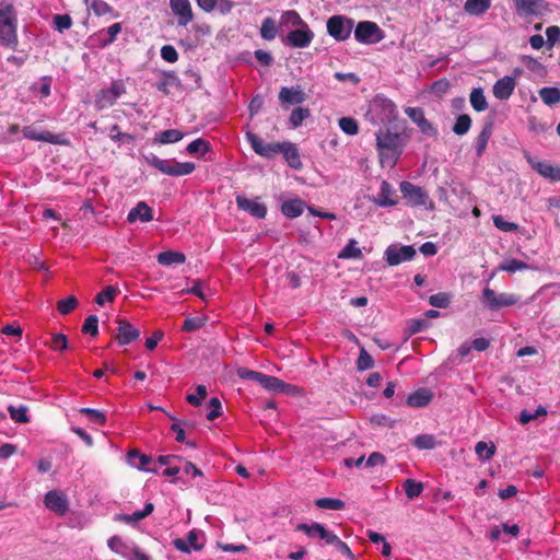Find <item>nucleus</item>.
Returning <instances> with one entry per match:
<instances>
[{
	"label": "nucleus",
	"instance_id": "obj_31",
	"mask_svg": "<svg viewBox=\"0 0 560 560\" xmlns=\"http://www.w3.org/2000/svg\"><path fill=\"white\" fill-rule=\"evenodd\" d=\"M305 202L300 198L285 200L281 206V211L287 218H298L303 213Z\"/></svg>",
	"mask_w": 560,
	"mask_h": 560
},
{
	"label": "nucleus",
	"instance_id": "obj_32",
	"mask_svg": "<svg viewBox=\"0 0 560 560\" xmlns=\"http://www.w3.org/2000/svg\"><path fill=\"white\" fill-rule=\"evenodd\" d=\"M432 397L433 395L431 390L420 388L408 396L407 404L410 407L421 408L427 406L431 401Z\"/></svg>",
	"mask_w": 560,
	"mask_h": 560
},
{
	"label": "nucleus",
	"instance_id": "obj_48",
	"mask_svg": "<svg viewBox=\"0 0 560 560\" xmlns=\"http://www.w3.org/2000/svg\"><path fill=\"white\" fill-rule=\"evenodd\" d=\"M470 126V117L466 114L459 115L453 126V132L456 133L457 136H463L469 131Z\"/></svg>",
	"mask_w": 560,
	"mask_h": 560
},
{
	"label": "nucleus",
	"instance_id": "obj_61",
	"mask_svg": "<svg viewBox=\"0 0 560 560\" xmlns=\"http://www.w3.org/2000/svg\"><path fill=\"white\" fill-rule=\"evenodd\" d=\"M90 8L93 12L101 16L112 12V7L104 0H91Z\"/></svg>",
	"mask_w": 560,
	"mask_h": 560
},
{
	"label": "nucleus",
	"instance_id": "obj_15",
	"mask_svg": "<svg viewBox=\"0 0 560 560\" xmlns=\"http://www.w3.org/2000/svg\"><path fill=\"white\" fill-rule=\"evenodd\" d=\"M170 8L177 18L179 26H186L194 20V12L189 0H170Z\"/></svg>",
	"mask_w": 560,
	"mask_h": 560
},
{
	"label": "nucleus",
	"instance_id": "obj_17",
	"mask_svg": "<svg viewBox=\"0 0 560 560\" xmlns=\"http://www.w3.org/2000/svg\"><path fill=\"white\" fill-rule=\"evenodd\" d=\"M117 324H118V328H117L116 339L119 345L126 346L139 338V336H140L139 329L135 328L126 319L119 318L117 320Z\"/></svg>",
	"mask_w": 560,
	"mask_h": 560
},
{
	"label": "nucleus",
	"instance_id": "obj_2",
	"mask_svg": "<svg viewBox=\"0 0 560 560\" xmlns=\"http://www.w3.org/2000/svg\"><path fill=\"white\" fill-rule=\"evenodd\" d=\"M18 19L12 4H0V44L14 47L18 44Z\"/></svg>",
	"mask_w": 560,
	"mask_h": 560
},
{
	"label": "nucleus",
	"instance_id": "obj_25",
	"mask_svg": "<svg viewBox=\"0 0 560 560\" xmlns=\"http://www.w3.org/2000/svg\"><path fill=\"white\" fill-rule=\"evenodd\" d=\"M23 137L34 141H43L48 143H60V137L49 131L38 130L34 126H26L23 128Z\"/></svg>",
	"mask_w": 560,
	"mask_h": 560
},
{
	"label": "nucleus",
	"instance_id": "obj_49",
	"mask_svg": "<svg viewBox=\"0 0 560 560\" xmlns=\"http://www.w3.org/2000/svg\"><path fill=\"white\" fill-rule=\"evenodd\" d=\"M475 452L477 456L482 460L490 459L495 453V446L493 444H488L483 441H480L475 446Z\"/></svg>",
	"mask_w": 560,
	"mask_h": 560
},
{
	"label": "nucleus",
	"instance_id": "obj_1",
	"mask_svg": "<svg viewBox=\"0 0 560 560\" xmlns=\"http://www.w3.org/2000/svg\"><path fill=\"white\" fill-rule=\"evenodd\" d=\"M400 138L396 132L389 130H380L376 133V144L380 151L382 165L394 166L400 155L399 149Z\"/></svg>",
	"mask_w": 560,
	"mask_h": 560
},
{
	"label": "nucleus",
	"instance_id": "obj_23",
	"mask_svg": "<svg viewBox=\"0 0 560 560\" xmlns=\"http://www.w3.org/2000/svg\"><path fill=\"white\" fill-rule=\"evenodd\" d=\"M152 458L145 454L140 453L138 450H131L127 454V463L139 470L156 471V467L150 466Z\"/></svg>",
	"mask_w": 560,
	"mask_h": 560
},
{
	"label": "nucleus",
	"instance_id": "obj_14",
	"mask_svg": "<svg viewBox=\"0 0 560 560\" xmlns=\"http://www.w3.org/2000/svg\"><path fill=\"white\" fill-rule=\"evenodd\" d=\"M45 506L58 515H65L69 510L67 495L59 490L48 491L44 500Z\"/></svg>",
	"mask_w": 560,
	"mask_h": 560
},
{
	"label": "nucleus",
	"instance_id": "obj_16",
	"mask_svg": "<svg viewBox=\"0 0 560 560\" xmlns=\"http://www.w3.org/2000/svg\"><path fill=\"white\" fill-rule=\"evenodd\" d=\"M247 140L249 141L253 150L264 158H272L275 154L280 153V142L268 143L256 135L249 132L247 133Z\"/></svg>",
	"mask_w": 560,
	"mask_h": 560
},
{
	"label": "nucleus",
	"instance_id": "obj_54",
	"mask_svg": "<svg viewBox=\"0 0 560 560\" xmlns=\"http://www.w3.org/2000/svg\"><path fill=\"white\" fill-rule=\"evenodd\" d=\"M310 116V110L307 108L298 107L292 110L290 116V122L291 125L296 128L299 127L304 119H306Z\"/></svg>",
	"mask_w": 560,
	"mask_h": 560
},
{
	"label": "nucleus",
	"instance_id": "obj_20",
	"mask_svg": "<svg viewBox=\"0 0 560 560\" xmlns=\"http://www.w3.org/2000/svg\"><path fill=\"white\" fill-rule=\"evenodd\" d=\"M200 536H202L200 530L192 529L188 533L186 540L177 538L173 544L177 550L185 553H189L191 550H201L203 544L198 542Z\"/></svg>",
	"mask_w": 560,
	"mask_h": 560
},
{
	"label": "nucleus",
	"instance_id": "obj_42",
	"mask_svg": "<svg viewBox=\"0 0 560 560\" xmlns=\"http://www.w3.org/2000/svg\"><path fill=\"white\" fill-rule=\"evenodd\" d=\"M184 133L177 129H167L158 135V141L162 144L176 143L182 140Z\"/></svg>",
	"mask_w": 560,
	"mask_h": 560
},
{
	"label": "nucleus",
	"instance_id": "obj_8",
	"mask_svg": "<svg viewBox=\"0 0 560 560\" xmlns=\"http://www.w3.org/2000/svg\"><path fill=\"white\" fill-rule=\"evenodd\" d=\"M125 92L122 82L114 81L108 89H103L96 94L95 107L102 110L113 106Z\"/></svg>",
	"mask_w": 560,
	"mask_h": 560
},
{
	"label": "nucleus",
	"instance_id": "obj_18",
	"mask_svg": "<svg viewBox=\"0 0 560 560\" xmlns=\"http://www.w3.org/2000/svg\"><path fill=\"white\" fill-rule=\"evenodd\" d=\"M236 205L241 210L248 212L249 214L257 219H264L267 214L266 206L264 203L258 202L255 199H248L243 196H237Z\"/></svg>",
	"mask_w": 560,
	"mask_h": 560
},
{
	"label": "nucleus",
	"instance_id": "obj_36",
	"mask_svg": "<svg viewBox=\"0 0 560 560\" xmlns=\"http://www.w3.org/2000/svg\"><path fill=\"white\" fill-rule=\"evenodd\" d=\"M491 135H492V124L485 125V127L482 128V130L480 131V133L478 135L477 140H476L475 149H476V154L478 156H481L483 154V152L486 151V148L488 145Z\"/></svg>",
	"mask_w": 560,
	"mask_h": 560
},
{
	"label": "nucleus",
	"instance_id": "obj_26",
	"mask_svg": "<svg viewBox=\"0 0 560 560\" xmlns=\"http://www.w3.org/2000/svg\"><path fill=\"white\" fill-rule=\"evenodd\" d=\"M279 100L281 104H301L306 100V96L300 86H284L280 90Z\"/></svg>",
	"mask_w": 560,
	"mask_h": 560
},
{
	"label": "nucleus",
	"instance_id": "obj_45",
	"mask_svg": "<svg viewBox=\"0 0 560 560\" xmlns=\"http://www.w3.org/2000/svg\"><path fill=\"white\" fill-rule=\"evenodd\" d=\"M315 505L324 510L339 511L345 508V502L339 499L320 498L315 501Z\"/></svg>",
	"mask_w": 560,
	"mask_h": 560
},
{
	"label": "nucleus",
	"instance_id": "obj_19",
	"mask_svg": "<svg viewBox=\"0 0 560 560\" xmlns=\"http://www.w3.org/2000/svg\"><path fill=\"white\" fill-rule=\"evenodd\" d=\"M373 202L380 207H392L398 203L394 187L386 180L381 183L380 192L373 198Z\"/></svg>",
	"mask_w": 560,
	"mask_h": 560
},
{
	"label": "nucleus",
	"instance_id": "obj_27",
	"mask_svg": "<svg viewBox=\"0 0 560 560\" xmlns=\"http://www.w3.org/2000/svg\"><path fill=\"white\" fill-rule=\"evenodd\" d=\"M196 2L205 12H212L218 9L222 14L230 13L234 7L231 0H196Z\"/></svg>",
	"mask_w": 560,
	"mask_h": 560
},
{
	"label": "nucleus",
	"instance_id": "obj_60",
	"mask_svg": "<svg viewBox=\"0 0 560 560\" xmlns=\"http://www.w3.org/2000/svg\"><path fill=\"white\" fill-rule=\"evenodd\" d=\"M451 302L450 295L446 293H436L429 298L430 305L434 307L444 308L447 307Z\"/></svg>",
	"mask_w": 560,
	"mask_h": 560
},
{
	"label": "nucleus",
	"instance_id": "obj_29",
	"mask_svg": "<svg viewBox=\"0 0 560 560\" xmlns=\"http://www.w3.org/2000/svg\"><path fill=\"white\" fill-rule=\"evenodd\" d=\"M127 219L130 223L138 220L141 222H150L153 219L152 209L144 201H140L129 211Z\"/></svg>",
	"mask_w": 560,
	"mask_h": 560
},
{
	"label": "nucleus",
	"instance_id": "obj_41",
	"mask_svg": "<svg viewBox=\"0 0 560 560\" xmlns=\"http://www.w3.org/2000/svg\"><path fill=\"white\" fill-rule=\"evenodd\" d=\"M196 168L195 163L192 162H177L173 161L172 170L170 176H184L191 174Z\"/></svg>",
	"mask_w": 560,
	"mask_h": 560
},
{
	"label": "nucleus",
	"instance_id": "obj_59",
	"mask_svg": "<svg viewBox=\"0 0 560 560\" xmlns=\"http://www.w3.org/2000/svg\"><path fill=\"white\" fill-rule=\"evenodd\" d=\"M203 325V317H187L183 324V330L187 332H192L200 329Z\"/></svg>",
	"mask_w": 560,
	"mask_h": 560
},
{
	"label": "nucleus",
	"instance_id": "obj_10",
	"mask_svg": "<svg viewBox=\"0 0 560 560\" xmlns=\"http://www.w3.org/2000/svg\"><path fill=\"white\" fill-rule=\"evenodd\" d=\"M416 256V249L411 245H389L385 250V259L389 266H397L410 261Z\"/></svg>",
	"mask_w": 560,
	"mask_h": 560
},
{
	"label": "nucleus",
	"instance_id": "obj_3",
	"mask_svg": "<svg viewBox=\"0 0 560 560\" xmlns=\"http://www.w3.org/2000/svg\"><path fill=\"white\" fill-rule=\"evenodd\" d=\"M108 548L126 560H151L133 541L124 540L119 536H113L107 540Z\"/></svg>",
	"mask_w": 560,
	"mask_h": 560
},
{
	"label": "nucleus",
	"instance_id": "obj_52",
	"mask_svg": "<svg viewBox=\"0 0 560 560\" xmlns=\"http://www.w3.org/2000/svg\"><path fill=\"white\" fill-rule=\"evenodd\" d=\"M236 375L240 378L253 381V382L259 384L261 378H262V376H264V373H260V372H257V371H253V370H249L247 368H238L236 370Z\"/></svg>",
	"mask_w": 560,
	"mask_h": 560
},
{
	"label": "nucleus",
	"instance_id": "obj_5",
	"mask_svg": "<svg viewBox=\"0 0 560 560\" xmlns=\"http://www.w3.org/2000/svg\"><path fill=\"white\" fill-rule=\"evenodd\" d=\"M400 191L408 205L412 207H424L425 209L432 210L434 208L428 192L420 186H417L410 182L400 183Z\"/></svg>",
	"mask_w": 560,
	"mask_h": 560
},
{
	"label": "nucleus",
	"instance_id": "obj_53",
	"mask_svg": "<svg viewBox=\"0 0 560 560\" xmlns=\"http://www.w3.org/2000/svg\"><path fill=\"white\" fill-rule=\"evenodd\" d=\"M339 127L340 129L350 136L357 135L359 127L357 121L351 117H342L339 119Z\"/></svg>",
	"mask_w": 560,
	"mask_h": 560
},
{
	"label": "nucleus",
	"instance_id": "obj_50",
	"mask_svg": "<svg viewBox=\"0 0 560 560\" xmlns=\"http://www.w3.org/2000/svg\"><path fill=\"white\" fill-rule=\"evenodd\" d=\"M413 445L419 450H433L436 442L433 435L421 434L415 438Z\"/></svg>",
	"mask_w": 560,
	"mask_h": 560
},
{
	"label": "nucleus",
	"instance_id": "obj_64",
	"mask_svg": "<svg viewBox=\"0 0 560 560\" xmlns=\"http://www.w3.org/2000/svg\"><path fill=\"white\" fill-rule=\"evenodd\" d=\"M77 305V299L74 296H69L65 300H60L57 304V308L61 314H69Z\"/></svg>",
	"mask_w": 560,
	"mask_h": 560
},
{
	"label": "nucleus",
	"instance_id": "obj_22",
	"mask_svg": "<svg viewBox=\"0 0 560 560\" xmlns=\"http://www.w3.org/2000/svg\"><path fill=\"white\" fill-rule=\"evenodd\" d=\"M406 115L420 128L421 132L428 136H434L435 129L424 117L423 110L418 107H408L405 110Z\"/></svg>",
	"mask_w": 560,
	"mask_h": 560
},
{
	"label": "nucleus",
	"instance_id": "obj_6",
	"mask_svg": "<svg viewBox=\"0 0 560 560\" xmlns=\"http://www.w3.org/2000/svg\"><path fill=\"white\" fill-rule=\"evenodd\" d=\"M395 113L396 106L390 100L377 96L370 104L369 114L372 116L374 124H384L392 120Z\"/></svg>",
	"mask_w": 560,
	"mask_h": 560
},
{
	"label": "nucleus",
	"instance_id": "obj_44",
	"mask_svg": "<svg viewBox=\"0 0 560 560\" xmlns=\"http://www.w3.org/2000/svg\"><path fill=\"white\" fill-rule=\"evenodd\" d=\"M147 160L151 166L170 176L174 160H163L156 155H151Z\"/></svg>",
	"mask_w": 560,
	"mask_h": 560
},
{
	"label": "nucleus",
	"instance_id": "obj_47",
	"mask_svg": "<svg viewBox=\"0 0 560 560\" xmlns=\"http://www.w3.org/2000/svg\"><path fill=\"white\" fill-rule=\"evenodd\" d=\"M8 411L10 413V417L13 421H15L16 423H27L28 422V417H27V407L26 406H19V407H15V406H9L8 407Z\"/></svg>",
	"mask_w": 560,
	"mask_h": 560
},
{
	"label": "nucleus",
	"instance_id": "obj_57",
	"mask_svg": "<svg viewBox=\"0 0 560 560\" xmlns=\"http://www.w3.org/2000/svg\"><path fill=\"white\" fill-rule=\"evenodd\" d=\"M82 331L84 334H89L91 336H96L98 332V318L96 315H90L86 317L83 326Z\"/></svg>",
	"mask_w": 560,
	"mask_h": 560
},
{
	"label": "nucleus",
	"instance_id": "obj_62",
	"mask_svg": "<svg viewBox=\"0 0 560 560\" xmlns=\"http://www.w3.org/2000/svg\"><path fill=\"white\" fill-rule=\"evenodd\" d=\"M493 224L497 229L503 232H514L518 228L516 223L505 221L501 215L493 217Z\"/></svg>",
	"mask_w": 560,
	"mask_h": 560
},
{
	"label": "nucleus",
	"instance_id": "obj_40",
	"mask_svg": "<svg viewBox=\"0 0 560 560\" xmlns=\"http://www.w3.org/2000/svg\"><path fill=\"white\" fill-rule=\"evenodd\" d=\"M210 150V144L207 140L202 138H198L194 141H191L187 148L186 151L191 155H205Z\"/></svg>",
	"mask_w": 560,
	"mask_h": 560
},
{
	"label": "nucleus",
	"instance_id": "obj_7",
	"mask_svg": "<svg viewBox=\"0 0 560 560\" xmlns=\"http://www.w3.org/2000/svg\"><path fill=\"white\" fill-rule=\"evenodd\" d=\"M354 21L343 15H332L327 21V32L338 42L348 39L353 31Z\"/></svg>",
	"mask_w": 560,
	"mask_h": 560
},
{
	"label": "nucleus",
	"instance_id": "obj_55",
	"mask_svg": "<svg viewBox=\"0 0 560 560\" xmlns=\"http://www.w3.org/2000/svg\"><path fill=\"white\" fill-rule=\"evenodd\" d=\"M117 292V288L109 285L96 295L95 302L98 305H104L106 302H112Z\"/></svg>",
	"mask_w": 560,
	"mask_h": 560
},
{
	"label": "nucleus",
	"instance_id": "obj_33",
	"mask_svg": "<svg viewBox=\"0 0 560 560\" xmlns=\"http://www.w3.org/2000/svg\"><path fill=\"white\" fill-rule=\"evenodd\" d=\"M492 0H466L464 10L469 15H481L489 10Z\"/></svg>",
	"mask_w": 560,
	"mask_h": 560
},
{
	"label": "nucleus",
	"instance_id": "obj_21",
	"mask_svg": "<svg viewBox=\"0 0 560 560\" xmlns=\"http://www.w3.org/2000/svg\"><path fill=\"white\" fill-rule=\"evenodd\" d=\"M514 8L521 16L538 15L545 9L542 0H514Z\"/></svg>",
	"mask_w": 560,
	"mask_h": 560
},
{
	"label": "nucleus",
	"instance_id": "obj_43",
	"mask_svg": "<svg viewBox=\"0 0 560 560\" xmlns=\"http://www.w3.org/2000/svg\"><path fill=\"white\" fill-rule=\"evenodd\" d=\"M260 35L266 40H272L277 36L276 22L271 18H266L260 27Z\"/></svg>",
	"mask_w": 560,
	"mask_h": 560
},
{
	"label": "nucleus",
	"instance_id": "obj_34",
	"mask_svg": "<svg viewBox=\"0 0 560 560\" xmlns=\"http://www.w3.org/2000/svg\"><path fill=\"white\" fill-rule=\"evenodd\" d=\"M306 22L301 18V15L294 10H288L282 13L280 18V27L281 28H291L299 27Z\"/></svg>",
	"mask_w": 560,
	"mask_h": 560
},
{
	"label": "nucleus",
	"instance_id": "obj_46",
	"mask_svg": "<svg viewBox=\"0 0 560 560\" xmlns=\"http://www.w3.org/2000/svg\"><path fill=\"white\" fill-rule=\"evenodd\" d=\"M402 486L408 499H415L423 491V485L413 479H406Z\"/></svg>",
	"mask_w": 560,
	"mask_h": 560
},
{
	"label": "nucleus",
	"instance_id": "obj_9",
	"mask_svg": "<svg viewBox=\"0 0 560 560\" xmlns=\"http://www.w3.org/2000/svg\"><path fill=\"white\" fill-rule=\"evenodd\" d=\"M353 32L354 38L361 44L371 45L383 39L382 31L374 22H359Z\"/></svg>",
	"mask_w": 560,
	"mask_h": 560
},
{
	"label": "nucleus",
	"instance_id": "obj_24",
	"mask_svg": "<svg viewBox=\"0 0 560 560\" xmlns=\"http://www.w3.org/2000/svg\"><path fill=\"white\" fill-rule=\"evenodd\" d=\"M515 85V79L505 75L494 83L492 89L493 95L500 101L508 100L513 94Z\"/></svg>",
	"mask_w": 560,
	"mask_h": 560
},
{
	"label": "nucleus",
	"instance_id": "obj_4",
	"mask_svg": "<svg viewBox=\"0 0 560 560\" xmlns=\"http://www.w3.org/2000/svg\"><path fill=\"white\" fill-rule=\"evenodd\" d=\"M520 301V296L514 293L501 292L498 293L494 290L486 287L482 290L481 303L483 306L493 312L502 307H509L515 305Z\"/></svg>",
	"mask_w": 560,
	"mask_h": 560
},
{
	"label": "nucleus",
	"instance_id": "obj_39",
	"mask_svg": "<svg viewBox=\"0 0 560 560\" xmlns=\"http://www.w3.org/2000/svg\"><path fill=\"white\" fill-rule=\"evenodd\" d=\"M538 93L541 101L548 106L560 103V89L558 88H542Z\"/></svg>",
	"mask_w": 560,
	"mask_h": 560
},
{
	"label": "nucleus",
	"instance_id": "obj_56",
	"mask_svg": "<svg viewBox=\"0 0 560 560\" xmlns=\"http://www.w3.org/2000/svg\"><path fill=\"white\" fill-rule=\"evenodd\" d=\"M80 412L82 415H85L89 418V420L94 422V423L103 424L106 421L105 415L102 411L97 410V409L81 408Z\"/></svg>",
	"mask_w": 560,
	"mask_h": 560
},
{
	"label": "nucleus",
	"instance_id": "obj_38",
	"mask_svg": "<svg viewBox=\"0 0 560 560\" xmlns=\"http://www.w3.org/2000/svg\"><path fill=\"white\" fill-rule=\"evenodd\" d=\"M498 269L501 271L513 273L516 271H523L535 268L517 259H505L502 264L499 265Z\"/></svg>",
	"mask_w": 560,
	"mask_h": 560
},
{
	"label": "nucleus",
	"instance_id": "obj_12",
	"mask_svg": "<svg viewBox=\"0 0 560 560\" xmlns=\"http://www.w3.org/2000/svg\"><path fill=\"white\" fill-rule=\"evenodd\" d=\"M296 530L303 532L310 538H318L323 540L326 545H329L334 541L335 533L328 530L323 524L313 522L312 524L301 523L296 526Z\"/></svg>",
	"mask_w": 560,
	"mask_h": 560
},
{
	"label": "nucleus",
	"instance_id": "obj_30",
	"mask_svg": "<svg viewBox=\"0 0 560 560\" xmlns=\"http://www.w3.org/2000/svg\"><path fill=\"white\" fill-rule=\"evenodd\" d=\"M259 385L264 387L265 389L271 390V392H278V393H291V390L294 388L290 384L284 383L283 381L279 380L278 377L270 376L267 374H264Z\"/></svg>",
	"mask_w": 560,
	"mask_h": 560
},
{
	"label": "nucleus",
	"instance_id": "obj_37",
	"mask_svg": "<svg viewBox=\"0 0 560 560\" xmlns=\"http://www.w3.org/2000/svg\"><path fill=\"white\" fill-rule=\"evenodd\" d=\"M472 108L477 112H483L488 108V102L481 88H476L469 96Z\"/></svg>",
	"mask_w": 560,
	"mask_h": 560
},
{
	"label": "nucleus",
	"instance_id": "obj_11",
	"mask_svg": "<svg viewBox=\"0 0 560 560\" xmlns=\"http://www.w3.org/2000/svg\"><path fill=\"white\" fill-rule=\"evenodd\" d=\"M314 39V33L307 23L288 33L284 44L294 48H306Z\"/></svg>",
	"mask_w": 560,
	"mask_h": 560
},
{
	"label": "nucleus",
	"instance_id": "obj_58",
	"mask_svg": "<svg viewBox=\"0 0 560 560\" xmlns=\"http://www.w3.org/2000/svg\"><path fill=\"white\" fill-rule=\"evenodd\" d=\"M72 25V20L68 14H57L54 16V26L57 31L62 33L69 30Z\"/></svg>",
	"mask_w": 560,
	"mask_h": 560
},
{
	"label": "nucleus",
	"instance_id": "obj_51",
	"mask_svg": "<svg viewBox=\"0 0 560 560\" xmlns=\"http://www.w3.org/2000/svg\"><path fill=\"white\" fill-rule=\"evenodd\" d=\"M374 366V360L369 352L362 348L357 360V368L359 371L370 370Z\"/></svg>",
	"mask_w": 560,
	"mask_h": 560
},
{
	"label": "nucleus",
	"instance_id": "obj_13",
	"mask_svg": "<svg viewBox=\"0 0 560 560\" xmlns=\"http://www.w3.org/2000/svg\"><path fill=\"white\" fill-rule=\"evenodd\" d=\"M527 163L542 177L552 182L560 180V165L553 166L552 164L539 161L529 154L525 155Z\"/></svg>",
	"mask_w": 560,
	"mask_h": 560
},
{
	"label": "nucleus",
	"instance_id": "obj_35",
	"mask_svg": "<svg viewBox=\"0 0 560 560\" xmlns=\"http://www.w3.org/2000/svg\"><path fill=\"white\" fill-rule=\"evenodd\" d=\"M186 256L179 252L165 250L158 255V262L162 266L184 264Z\"/></svg>",
	"mask_w": 560,
	"mask_h": 560
},
{
	"label": "nucleus",
	"instance_id": "obj_63",
	"mask_svg": "<svg viewBox=\"0 0 560 560\" xmlns=\"http://www.w3.org/2000/svg\"><path fill=\"white\" fill-rule=\"evenodd\" d=\"M207 396V388L205 385H198L195 394L187 396V401L192 406H199Z\"/></svg>",
	"mask_w": 560,
	"mask_h": 560
},
{
	"label": "nucleus",
	"instance_id": "obj_28",
	"mask_svg": "<svg viewBox=\"0 0 560 560\" xmlns=\"http://www.w3.org/2000/svg\"><path fill=\"white\" fill-rule=\"evenodd\" d=\"M281 150L280 153L283 154L287 163L294 170H300L302 167V162L300 159V153L295 144L291 142L280 143Z\"/></svg>",
	"mask_w": 560,
	"mask_h": 560
}]
</instances>
